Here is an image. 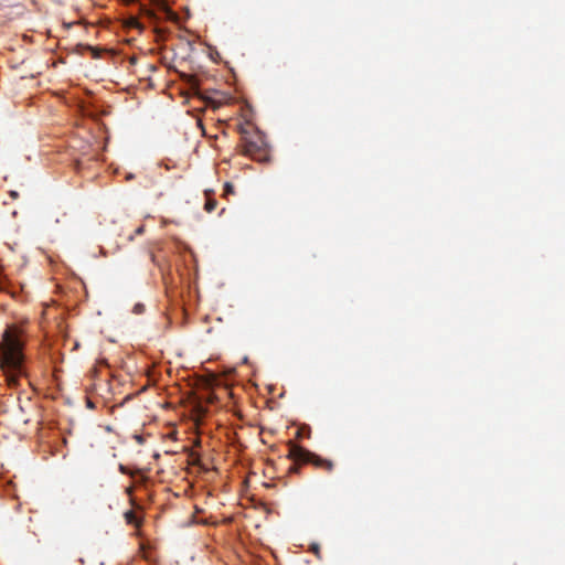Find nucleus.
<instances>
[{"instance_id":"obj_1","label":"nucleus","mask_w":565,"mask_h":565,"mask_svg":"<svg viewBox=\"0 0 565 565\" xmlns=\"http://www.w3.org/2000/svg\"><path fill=\"white\" fill-rule=\"evenodd\" d=\"M0 362L8 384L10 386L17 385L19 377L23 373L22 354L18 340L9 331H6L3 334Z\"/></svg>"},{"instance_id":"obj_2","label":"nucleus","mask_w":565,"mask_h":565,"mask_svg":"<svg viewBox=\"0 0 565 565\" xmlns=\"http://www.w3.org/2000/svg\"><path fill=\"white\" fill-rule=\"evenodd\" d=\"M291 454L295 458L302 461H312L316 466L326 465L328 470H331L333 467L332 462L322 460L321 458H318L315 454L297 446H294L291 448Z\"/></svg>"},{"instance_id":"obj_3","label":"nucleus","mask_w":565,"mask_h":565,"mask_svg":"<svg viewBox=\"0 0 565 565\" xmlns=\"http://www.w3.org/2000/svg\"><path fill=\"white\" fill-rule=\"evenodd\" d=\"M225 194H230L233 192V185L231 183H226L224 186Z\"/></svg>"},{"instance_id":"obj_4","label":"nucleus","mask_w":565,"mask_h":565,"mask_svg":"<svg viewBox=\"0 0 565 565\" xmlns=\"http://www.w3.org/2000/svg\"><path fill=\"white\" fill-rule=\"evenodd\" d=\"M215 206H216V203H215V202H207V203L205 204V207H206V210H207L209 212L213 211V210L215 209Z\"/></svg>"},{"instance_id":"obj_5","label":"nucleus","mask_w":565,"mask_h":565,"mask_svg":"<svg viewBox=\"0 0 565 565\" xmlns=\"http://www.w3.org/2000/svg\"><path fill=\"white\" fill-rule=\"evenodd\" d=\"M119 470L122 472V473H127V468L122 465L119 466Z\"/></svg>"},{"instance_id":"obj_6","label":"nucleus","mask_w":565,"mask_h":565,"mask_svg":"<svg viewBox=\"0 0 565 565\" xmlns=\"http://www.w3.org/2000/svg\"><path fill=\"white\" fill-rule=\"evenodd\" d=\"M127 519H128L129 522H131L132 521V514L131 513H127Z\"/></svg>"},{"instance_id":"obj_7","label":"nucleus","mask_w":565,"mask_h":565,"mask_svg":"<svg viewBox=\"0 0 565 565\" xmlns=\"http://www.w3.org/2000/svg\"><path fill=\"white\" fill-rule=\"evenodd\" d=\"M312 551L318 554V545H312Z\"/></svg>"},{"instance_id":"obj_8","label":"nucleus","mask_w":565,"mask_h":565,"mask_svg":"<svg viewBox=\"0 0 565 565\" xmlns=\"http://www.w3.org/2000/svg\"><path fill=\"white\" fill-rule=\"evenodd\" d=\"M17 195H18V193H17L15 191H12V192H11V196H12V198H17Z\"/></svg>"},{"instance_id":"obj_9","label":"nucleus","mask_w":565,"mask_h":565,"mask_svg":"<svg viewBox=\"0 0 565 565\" xmlns=\"http://www.w3.org/2000/svg\"><path fill=\"white\" fill-rule=\"evenodd\" d=\"M141 232H142V227H139V228L137 230V233L139 234V233H141Z\"/></svg>"}]
</instances>
